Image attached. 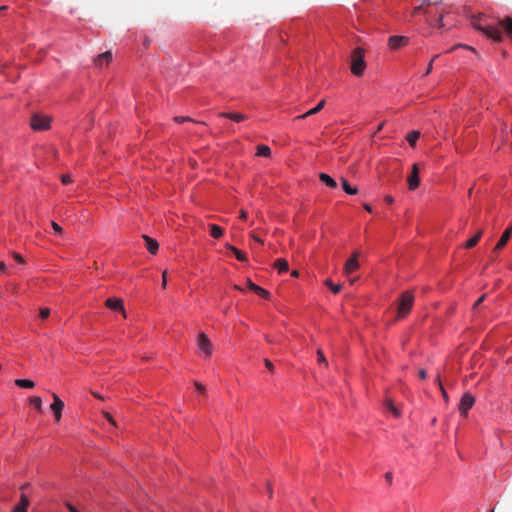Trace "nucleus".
<instances>
[{
	"instance_id": "1",
	"label": "nucleus",
	"mask_w": 512,
	"mask_h": 512,
	"mask_svg": "<svg viewBox=\"0 0 512 512\" xmlns=\"http://www.w3.org/2000/svg\"><path fill=\"white\" fill-rule=\"evenodd\" d=\"M364 49L361 47L355 48L351 53V73L356 76L360 77L364 74V71L366 69V62L364 59Z\"/></svg>"
},
{
	"instance_id": "2",
	"label": "nucleus",
	"mask_w": 512,
	"mask_h": 512,
	"mask_svg": "<svg viewBox=\"0 0 512 512\" xmlns=\"http://www.w3.org/2000/svg\"><path fill=\"white\" fill-rule=\"evenodd\" d=\"M414 303V296L410 291H405L401 294L398 305V318L405 317L412 309Z\"/></svg>"
},
{
	"instance_id": "3",
	"label": "nucleus",
	"mask_w": 512,
	"mask_h": 512,
	"mask_svg": "<svg viewBox=\"0 0 512 512\" xmlns=\"http://www.w3.org/2000/svg\"><path fill=\"white\" fill-rule=\"evenodd\" d=\"M472 26L481 31L482 33H484L488 38L492 39L493 41L495 42H501L502 39H503V36H502V33L500 32V30L496 27H483L482 25H480L479 23V19L478 18H473L472 19Z\"/></svg>"
},
{
	"instance_id": "4",
	"label": "nucleus",
	"mask_w": 512,
	"mask_h": 512,
	"mask_svg": "<svg viewBox=\"0 0 512 512\" xmlns=\"http://www.w3.org/2000/svg\"><path fill=\"white\" fill-rule=\"evenodd\" d=\"M474 403H475V398L470 393H468V392L465 393L460 400V404H459L460 413L463 416H466L468 410L472 408Z\"/></svg>"
},
{
	"instance_id": "5",
	"label": "nucleus",
	"mask_w": 512,
	"mask_h": 512,
	"mask_svg": "<svg viewBox=\"0 0 512 512\" xmlns=\"http://www.w3.org/2000/svg\"><path fill=\"white\" fill-rule=\"evenodd\" d=\"M50 120L48 117L41 115H34L31 118V127L34 130H46L49 128Z\"/></svg>"
},
{
	"instance_id": "6",
	"label": "nucleus",
	"mask_w": 512,
	"mask_h": 512,
	"mask_svg": "<svg viewBox=\"0 0 512 512\" xmlns=\"http://www.w3.org/2000/svg\"><path fill=\"white\" fill-rule=\"evenodd\" d=\"M52 397L53 403L50 405V408L54 413L56 422H59L61 420L64 402L55 393H52Z\"/></svg>"
},
{
	"instance_id": "7",
	"label": "nucleus",
	"mask_w": 512,
	"mask_h": 512,
	"mask_svg": "<svg viewBox=\"0 0 512 512\" xmlns=\"http://www.w3.org/2000/svg\"><path fill=\"white\" fill-rule=\"evenodd\" d=\"M409 43V39L405 36L393 35L388 39V45L390 49L397 50L401 47L406 46Z\"/></svg>"
},
{
	"instance_id": "8",
	"label": "nucleus",
	"mask_w": 512,
	"mask_h": 512,
	"mask_svg": "<svg viewBox=\"0 0 512 512\" xmlns=\"http://www.w3.org/2000/svg\"><path fill=\"white\" fill-rule=\"evenodd\" d=\"M105 306L113 311H119L126 317V311L123 305V300L120 298H108L105 301Z\"/></svg>"
},
{
	"instance_id": "9",
	"label": "nucleus",
	"mask_w": 512,
	"mask_h": 512,
	"mask_svg": "<svg viewBox=\"0 0 512 512\" xmlns=\"http://www.w3.org/2000/svg\"><path fill=\"white\" fill-rule=\"evenodd\" d=\"M358 256H359V253L358 252H354L352 254V256L345 263L344 273L346 275H349V274L355 272L359 268V263H358V260H357Z\"/></svg>"
},
{
	"instance_id": "10",
	"label": "nucleus",
	"mask_w": 512,
	"mask_h": 512,
	"mask_svg": "<svg viewBox=\"0 0 512 512\" xmlns=\"http://www.w3.org/2000/svg\"><path fill=\"white\" fill-rule=\"evenodd\" d=\"M408 187L410 190H415L418 188L420 180H419V168L417 164H413L412 172L407 179Z\"/></svg>"
},
{
	"instance_id": "11",
	"label": "nucleus",
	"mask_w": 512,
	"mask_h": 512,
	"mask_svg": "<svg viewBox=\"0 0 512 512\" xmlns=\"http://www.w3.org/2000/svg\"><path fill=\"white\" fill-rule=\"evenodd\" d=\"M197 347L202 352H210L212 343L205 333H200L197 339Z\"/></svg>"
},
{
	"instance_id": "12",
	"label": "nucleus",
	"mask_w": 512,
	"mask_h": 512,
	"mask_svg": "<svg viewBox=\"0 0 512 512\" xmlns=\"http://www.w3.org/2000/svg\"><path fill=\"white\" fill-rule=\"evenodd\" d=\"M111 60H112V53H111V51H106V52H104L102 54H99L94 59V64L97 67H102L103 65H107Z\"/></svg>"
},
{
	"instance_id": "13",
	"label": "nucleus",
	"mask_w": 512,
	"mask_h": 512,
	"mask_svg": "<svg viewBox=\"0 0 512 512\" xmlns=\"http://www.w3.org/2000/svg\"><path fill=\"white\" fill-rule=\"evenodd\" d=\"M511 235H512V225L510 227H508L503 232L500 240L498 241V243L496 244V246L494 248V251H498V250L502 249L507 244V242L509 241Z\"/></svg>"
},
{
	"instance_id": "14",
	"label": "nucleus",
	"mask_w": 512,
	"mask_h": 512,
	"mask_svg": "<svg viewBox=\"0 0 512 512\" xmlns=\"http://www.w3.org/2000/svg\"><path fill=\"white\" fill-rule=\"evenodd\" d=\"M324 106H325V100H321L314 108L310 109L309 111H307L306 113H304L302 115L296 116L294 118V120H301V119H305L309 116L315 115L318 112H320L324 108Z\"/></svg>"
},
{
	"instance_id": "15",
	"label": "nucleus",
	"mask_w": 512,
	"mask_h": 512,
	"mask_svg": "<svg viewBox=\"0 0 512 512\" xmlns=\"http://www.w3.org/2000/svg\"><path fill=\"white\" fill-rule=\"evenodd\" d=\"M144 241H145V244H146V248L147 250L151 253V254H156L157 251H158V248H159V244L158 242L153 239V238H150L149 236L147 235H143L142 236Z\"/></svg>"
},
{
	"instance_id": "16",
	"label": "nucleus",
	"mask_w": 512,
	"mask_h": 512,
	"mask_svg": "<svg viewBox=\"0 0 512 512\" xmlns=\"http://www.w3.org/2000/svg\"><path fill=\"white\" fill-rule=\"evenodd\" d=\"M220 117H224V118H228L230 120H233L235 122H241L243 120H245L247 117L246 115L242 114V113H227V112H223V113H220L219 114Z\"/></svg>"
},
{
	"instance_id": "17",
	"label": "nucleus",
	"mask_w": 512,
	"mask_h": 512,
	"mask_svg": "<svg viewBox=\"0 0 512 512\" xmlns=\"http://www.w3.org/2000/svg\"><path fill=\"white\" fill-rule=\"evenodd\" d=\"M500 26L505 30V32L509 35L512 40V18L505 17L502 21H500Z\"/></svg>"
},
{
	"instance_id": "18",
	"label": "nucleus",
	"mask_w": 512,
	"mask_h": 512,
	"mask_svg": "<svg viewBox=\"0 0 512 512\" xmlns=\"http://www.w3.org/2000/svg\"><path fill=\"white\" fill-rule=\"evenodd\" d=\"M319 179L328 187L330 188H336L337 187V182L331 177L329 176L328 174L326 173H321L319 175Z\"/></svg>"
},
{
	"instance_id": "19",
	"label": "nucleus",
	"mask_w": 512,
	"mask_h": 512,
	"mask_svg": "<svg viewBox=\"0 0 512 512\" xmlns=\"http://www.w3.org/2000/svg\"><path fill=\"white\" fill-rule=\"evenodd\" d=\"M208 227L210 229V234L213 238L219 239L223 236L224 230L220 226L216 224H209Z\"/></svg>"
},
{
	"instance_id": "20",
	"label": "nucleus",
	"mask_w": 512,
	"mask_h": 512,
	"mask_svg": "<svg viewBox=\"0 0 512 512\" xmlns=\"http://www.w3.org/2000/svg\"><path fill=\"white\" fill-rule=\"evenodd\" d=\"M226 247L234 253V255L238 261H240V262L247 261V256L244 252L240 251L239 249H237L236 247H234L230 244H226Z\"/></svg>"
},
{
	"instance_id": "21",
	"label": "nucleus",
	"mask_w": 512,
	"mask_h": 512,
	"mask_svg": "<svg viewBox=\"0 0 512 512\" xmlns=\"http://www.w3.org/2000/svg\"><path fill=\"white\" fill-rule=\"evenodd\" d=\"M483 232L482 230H479L472 238L466 241L465 248L470 249L477 245L478 241L480 240Z\"/></svg>"
},
{
	"instance_id": "22",
	"label": "nucleus",
	"mask_w": 512,
	"mask_h": 512,
	"mask_svg": "<svg viewBox=\"0 0 512 512\" xmlns=\"http://www.w3.org/2000/svg\"><path fill=\"white\" fill-rule=\"evenodd\" d=\"M274 267L278 270L279 273H284L288 271L289 268L288 262L283 258L277 259L274 263Z\"/></svg>"
},
{
	"instance_id": "23",
	"label": "nucleus",
	"mask_w": 512,
	"mask_h": 512,
	"mask_svg": "<svg viewBox=\"0 0 512 512\" xmlns=\"http://www.w3.org/2000/svg\"><path fill=\"white\" fill-rule=\"evenodd\" d=\"M29 504V500L25 495H22L21 502L17 506L14 507L12 512H27V506Z\"/></svg>"
},
{
	"instance_id": "24",
	"label": "nucleus",
	"mask_w": 512,
	"mask_h": 512,
	"mask_svg": "<svg viewBox=\"0 0 512 512\" xmlns=\"http://www.w3.org/2000/svg\"><path fill=\"white\" fill-rule=\"evenodd\" d=\"M15 384L20 388L31 389L35 386V383L29 379H17Z\"/></svg>"
},
{
	"instance_id": "25",
	"label": "nucleus",
	"mask_w": 512,
	"mask_h": 512,
	"mask_svg": "<svg viewBox=\"0 0 512 512\" xmlns=\"http://www.w3.org/2000/svg\"><path fill=\"white\" fill-rule=\"evenodd\" d=\"M342 180V187H343V190L349 194V195H355L357 194L358 192V189L356 187H352L350 186V184L348 183V181L344 178L341 179Z\"/></svg>"
},
{
	"instance_id": "26",
	"label": "nucleus",
	"mask_w": 512,
	"mask_h": 512,
	"mask_svg": "<svg viewBox=\"0 0 512 512\" xmlns=\"http://www.w3.org/2000/svg\"><path fill=\"white\" fill-rule=\"evenodd\" d=\"M256 155L261 157H269L271 155V149L266 145H259L257 147Z\"/></svg>"
},
{
	"instance_id": "27",
	"label": "nucleus",
	"mask_w": 512,
	"mask_h": 512,
	"mask_svg": "<svg viewBox=\"0 0 512 512\" xmlns=\"http://www.w3.org/2000/svg\"><path fill=\"white\" fill-rule=\"evenodd\" d=\"M419 137H420L419 131H412L407 135L406 139H407L408 143L410 144V146L414 147L416 144V141L419 139Z\"/></svg>"
},
{
	"instance_id": "28",
	"label": "nucleus",
	"mask_w": 512,
	"mask_h": 512,
	"mask_svg": "<svg viewBox=\"0 0 512 512\" xmlns=\"http://www.w3.org/2000/svg\"><path fill=\"white\" fill-rule=\"evenodd\" d=\"M30 404L38 411L42 410V399L38 396L30 397Z\"/></svg>"
},
{
	"instance_id": "29",
	"label": "nucleus",
	"mask_w": 512,
	"mask_h": 512,
	"mask_svg": "<svg viewBox=\"0 0 512 512\" xmlns=\"http://www.w3.org/2000/svg\"><path fill=\"white\" fill-rule=\"evenodd\" d=\"M325 284L331 289V291L334 294H337L341 291V285L340 284H334L330 279H327L325 281Z\"/></svg>"
},
{
	"instance_id": "30",
	"label": "nucleus",
	"mask_w": 512,
	"mask_h": 512,
	"mask_svg": "<svg viewBox=\"0 0 512 512\" xmlns=\"http://www.w3.org/2000/svg\"><path fill=\"white\" fill-rule=\"evenodd\" d=\"M256 294H258L260 297L265 298V299H268L270 296V293L260 286L258 287Z\"/></svg>"
},
{
	"instance_id": "31",
	"label": "nucleus",
	"mask_w": 512,
	"mask_h": 512,
	"mask_svg": "<svg viewBox=\"0 0 512 512\" xmlns=\"http://www.w3.org/2000/svg\"><path fill=\"white\" fill-rule=\"evenodd\" d=\"M51 226H52V228H53V230H54V232H55V233H57V234H61V233L63 232L62 227H61L58 223H56V222L52 221V222H51Z\"/></svg>"
},
{
	"instance_id": "32",
	"label": "nucleus",
	"mask_w": 512,
	"mask_h": 512,
	"mask_svg": "<svg viewBox=\"0 0 512 512\" xmlns=\"http://www.w3.org/2000/svg\"><path fill=\"white\" fill-rule=\"evenodd\" d=\"M439 55H435L433 56V58L431 59V61L429 62L428 66H427V69H426V72H425V75H428L431 73L432 69H433V62L436 58H438Z\"/></svg>"
},
{
	"instance_id": "33",
	"label": "nucleus",
	"mask_w": 512,
	"mask_h": 512,
	"mask_svg": "<svg viewBox=\"0 0 512 512\" xmlns=\"http://www.w3.org/2000/svg\"><path fill=\"white\" fill-rule=\"evenodd\" d=\"M61 181L64 185L70 184L72 182L71 176L69 174H63L61 176Z\"/></svg>"
},
{
	"instance_id": "34",
	"label": "nucleus",
	"mask_w": 512,
	"mask_h": 512,
	"mask_svg": "<svg viewBox=\"0 0 512 512\" xmlns=\"http://www.w3.org/2000/svg\"><path fill=\"white\" fill-rule=\"evenodd\" d=\"M50 315V309L49 308H41L40 309V317L42 319H46Z\"/></svg>"
},
{
	"instance_id": "35",
	"label": "nucleus",
	"mask_w": 512,
	"mask_h": 512,
	"mask_svg": "<svg viewBox=\"0 0 512 512\" xmlns=\"http://www.w3.org/2000/svg\"><path fill=\"white\" fill-rule=\"evenodd\" d=\"M390 412L396 417V418H399L401 416V412L400 410L395 406L393 405L392 407H390Z\"/></svg>"
},
{
	"instance_id": "36",
	"label": "nucleus",
	"mask_w": 512,
	"mask_h": 512,
	"mask_svg": "<svg viewBox=\"0 0 512 512\" xmlns=\"http://www.w3.org/2000/svg\"><path fill=\"white\" fill-rule=\"evenodd\" d=\"M247 286L250 290H252L253 292L256 293L257 289H258V285H256L255 283H253L250 279L247 280Z\"/></svg>"
},
{
	"instance_id": "37",
	"label": "nucleus",
	"mask_w": 512,
	"mask_h": 512,
	"mask_svg": "<svg viewBox=\"0 0 512 512\" xmlns=\"http://www.w3.org/2000/svg\"><path fill=\"white\" fill-rule=\"evenodd\" d=\"M174 120L177 122V123H183L184 121H191L193 122V120L189 117H183V116H176L174 118Z\"/></svg>"
},
{
	"instance_id": "38",
	"label": "nucleus",
	"mask_w": 512,
	"mask_h": 512,
	"mask_svg": "<svg viewBox=\"0 0 512 512\" xmlns=\"http://www.w3.org/2000/svg\"><path fill=\"white\" fill-rule=\"evenodd\" d=\"M103 415L104 417L113 425V426H116V422L115 420L113 419V417L111 416V414H109L108 412H103Z\"/></svg>"
},
{
	"instance_id": "39",
	"label": "nucleus",
	"mask_w": 512,
	"mask_h": 512,
	"mask_svg": "<svg viewBox=\"0 0 512 512\" xmlns=\"http://www.w3.org/2000/svg\"><path fill=\"white\" fill-rule=\"evenodd\" d=\"M264 364H265L266 368H267L269 371H271V372H272V371L274 370V365H273V363H272L269 359H267V358H266V359L264 360Z\"/></svg>"
},
{
	"instance_id": "40",
	"label": "nucleus",
	"mask_w": 512,
	"mask_h": 512,
	"mask_svg": "<svg viewBox=\"0 0 512 512\" xmlns=\"http://www.w3.org/2000/svg\"><path fill=\"white\" fill-rule=\"evenodd\" d=\"M195 387L201 394H205V387L200 382H195Z\"/></svg>"
},
{
	"instance_id": "41",
	"label": "nucleus",
	"mask_w": 512,
	"mask_h": 512,
	"mask_svg": "<svg viewBox=\"0 0 512 512\" xmlns=\"http://www.w3.org/2000/svg\"><path fill=\"white\" fill-rule=\"evenodd\" d=\"M13 257L14 259L21 265L24 264V259L22 258V256L18 253H13Z\"/></svg>"
},
{
	"instance_id": "42",
	"label": "nucleus",
	"mask_w": 512,
	"mask_h": 512,
	"mask_svg": "<svg viewBox=\"0 0 512 512\" xmlns=\"http://www.w3.org/2000/svg\"><path fill=\"white\" fill-rule=\"evenodd\" d=\"M167 287V271H164L162 273V288H166Z\"/></svg>"
},
{
	"instance_id": "43",
	"label": "nucleus",
	"mask_w": 512,
	"mask_h": 512,
	"mask_svg": "<svg viewBox=\"0 0 512 512\" xmlns=\"http://www.w3.org/2000/svg\"><path fill=\"white\" fill-rule=\"evenodd\" d=\"M457 47H460V45H455L453 46L452 48H450L449 50H447V52H452L453 50H455ZM461 47H465L469 50H472V51H475V49L471 46H467V45H461Z\"/></svg>"
},
{
	"instance_id": "44",
	"label": "nucleus",
	"mask_w": 512,
	"mask_h": 512,
	"mask_svg": "<svg viewBox=\"0 0 512 512\" xmlns=\"http://www.w3.org/2000/svg\"><path fill=\"white\" fill-rule=\"evenodd\" d=\"M318 363L320 364H324V365H327V361H326V358L324 357V354H318V359H317Z\"/></svg>"
},
{
	"instance_id": "45",
	"label": "nucleus",
	"mask_w": 512,
	"mask_h": 512,
	"mask_svg": "<svg viewBox=\"0 0 512 512\" xmlns=\"http://www.w3.org/2000/svg\"><path fill=\"white\" fill-rule=\"evenodd\" d=\"M485 299V294H483L475 303H474V306L473 308H477Z\"/></svg>"
},
{
	"instance_id": "46",
	"label": "nucleus",
	"mask_w": 512,
	"mask_h": 512,
	"mask_svg": "<svg viewBox=\"0 0 512 512\" xmlns=\"http://www.w3.org/2000/svg\"><path fill=\"white\" fill-rule=\"evenodd\" d=\"M385 479H386V481H387L389 484H392V479H393L392 473H391V472H387V473L385 474Z\"/></svg>"
},
{
	"instance_id": "47",
	"label": "nucleus",
	"mask_w": 512,
	"mask_h": 512,
	"mask_svg": "<svg viewBox=\"0 0 512 512\" xmlns=\"http://www.w3.org/2000/svg\"><path fill=\"white\" fill-rule=\"evenodd\" d=\"M418 375L423 380L427 378V373L424 369L419 370Z\"/></svg>"
},
{
	"instance_id": "48",
	"label": "nucleus",
	"mask_w": 512,
	"mask_h": 512,
	"mask_svg": "<svg viewBox=\"0 0 512 512\" xmlns=\"http://www.w3.org/2000/svg\"><path fill=\"white\" fill-rule=\"evenodd\" d=\"M440 391H441V393H442V396H443V398H444L445 402H448L449 397H448V394L446 393V391H445L444 387H441V388H440Z\"/></svg>"
},
{
	"instance_id": "49",
	"label": "nucleus",
	"mask_w": 512,
	"mask_h": 512,
	"mask_svg": "<svg viewBox=\"0 0 512 512\" xmlns=\"http://www.w3.org/2000/svg\"><path fill=\"white\" fill-rule=\"evenodd\" d=\"M435 382H436V384L439 386V389H440L441 387H443L442 382H441V378H440V374H437V375H436Z\"/></svg>"
},
{
	"instance_id": "50",
	"label": "nucleus",
	"mask_w": 512,
	"mask_h": 512,
	"mask_svg": "<svg viewBox=\"0 0 512 512\" xmlns=\"http://www.w3.org/2000/svg\"><path fill=\"white\" fill-rule=\"evenodd\" d=\"M385 201H386L388 204H392V203L394 202V199H393V197H392V196L387 195V196L385 197Z\"/></svg>"
},
{
	"instance_id": "51",
	"label": "nucleus",
	"mask_w": 512,
	"mask_h": 512,
	"mask_svg": "<svg viewBox=\"0 0 512 512\" xmlns=\"http://www.w3.org/2000/svg\"><path fill=\"white\" fill-rule=\"evenodd\" d=\"M384 404H385V406H386L388 409H390V407H392V406L394 405V404H393V402H392V400H390V399H387V400L385 401V403H384Z\"/></svg>"
},
{
	"instance_id": "52",
	"label": "nucleus",
	"mask_w": 512,
	"mask_h": 512,
	"mask_svg": "<svg viewBox=\"0 0 512 512\" xmlns=\"http://www.w3.org/2000/svg\"><path fill=\"white\" fill-rule=\"evenodd\" d=\"M422 10V6H418V7H415L414 10H413V15H416L417 13H419L420 11Z\"/></svg>"
},
{
	"instance_id": "53",
	"label": "nucleus",
	"mask_w": 512,
	"mask_h": 512,
	"mask_svg": "<svg viewBox=\"0 0 512 512\" xmlns=\"http://www.w3.org/2000/svg\"><path fill=\"white\" fill-rule=\"evenodd\" d=\"M240 218H241V219H246V218H247V212H246V211H244V210H241V212H240Z\"/></svg>"
},
{
	"instance_id": "54",
	"label": "nucleus",
	"mask_w": 512,
	"mask_h": 512,
	"mask_svg": "<svg viewBox=\"0 0 512 512\" xmlns=\"http://www.w3.org/2000/svg\"><path fill=\"white\" fill-rule=\"evenodd\" d=\"M252 238H253L256 242H258L259 244H263V240H262V239H260L259 237L255 236V235H252Z\"/></svg>"
},
{
	"instance_id": "55",
	"label": "nucleus",
	"mask_w": 512,
	"mask_h": 512,
	"mask_svg": "<svg viewBox=\"0 0 512 512\" xmlns=\"http://www.w3.org/2000/svg\"><path fill=\"white\" fill-rule=\"evenodd\" d=\"M363 207H364V209H365L366 211H368V212H371V211H372V208H371V206H370L369 204H364V205H363Z\"/></svg>"
},
{
	"instance_id": "56",
	"label": "nucleus",
	"mask_w": 512,
	"mask_h": 512,
	"mask_svg": "<svg viewBox=\"0 0 512 512\" xmlns=\"http://www.w3.org/2000/svg\"><path fill=\"white\" fill-rule=\"evenodd\" d=\"M1 267H2V273H6L7 268H6V265L3 262L1 264Z\"/></svg>"
},
{
	"instance_id": "57",
	"label": "nucleus",
	"mask_w": 512,
	"mask_h": 512,
	"mask_svg": "<svg viewBox=\"0 0 512 512\" xmlns=\"http://www.w3.org/2000/svg\"><path fill=\"white\" fill-rule=\"evenodd\" d=\"M298 275H299V273L297 270H294L291 272V276H293V277H298Z\"/></svg>"
},
{
	"instance_id": "58",
	"label": "nucleus",
	"mask_w": 512,
	"mask_h": 512,
	"mask_svg": "<svg viewBox=\"0 0 512 512\" xmlns=\"http://www.w3.org/2000/svg\"><path fill=\"white\" fill-rule=\"evenodd\" d=\"M92 394L99 399H103V397L98 393L93 392Z\"/></svg>"
},
{
	"instance_id": "59",
	"label": "nucleus",
	"mask_w": 512,
	"mask_h": 512,
	"mask_svg": "<svg viewBox=\"0 0 512 512\" xmlns=\"http://www.w3.org/2000/svg\"><path fill=\"white\" fill-rule=\"evenodd\" d=\"M383 125H384V123H381V124L378 126V128H377V132H379V131L383 128Z\"/></svg>"
},
{
	"instance_id": "60",
	"label": "nucleus",
	"mask_w": 512,
	"mask_h": 512,
	"mask_svg": "<svg viewBox=\"0 0 512 512\" xmlns=\"http://www.w3.org/2000/svg\"><path fill=\"white\" fill-rule=\"evenodd\" d=\"M268 491H269V496H270V497H272V489H271V487H270V486H269V488H268Z\"/></svg>"
},
{
	"instance_id": "61",
	"label": "nucleus",
	"mask_w": 512,
	"mask_h": 512,
	"mask_svg": "<svg viewBox=\"0 0 512 512\" xmlns=\"http://www.w3.org/2000/svg\"><path fill=\"white\" fill-rule=\"evenodd\" d=\"M439 26H442V18L439 19Z\"/></svg>"
},
{
	"instance_id": "62",
	"label": "nucleus",
	"mask_w": 512,
	"mask_h": 512,
	"mask_svg": "<svg viewBox=\"0 0 512 512\" xmlns=\"http://www.w3.org/2000/svg\"><path fill=\"white\" fill-rule=\"evenodd\" d=\"M235 289L240 290V291L242 290V289H241L239 286H237V285L235 286Z\"/></svg>"
},
{
	"instance_id": "63",
	"label": "nucleus",
	"mask_w": 512,
	"mask_h": 512,
	"mask_svg": "<svg viewBox=\"0 0 512 512\" xmlns=\"http://www.w3.org/2000/svg\"><path fill=\"white\" fill-rule=\"evenodd\" d=\"M424 2H426L427 4H429V1H428V0H424Z\"/></svg>"
},
{
	"instance_id": "64",
	"label": "nucleus",
	"mask_w": 512,
	"mask_h": 512,
	"mask_svg": "<svg viewBox=\"0 0 512 512\" xmlns=\"http://www.w3.org/2000/svg\"><path fill=\"white\" fill-rule=\"evenodd\" d=\"M490 512H495L494 509H491Z\"/></svg>"
}]
</instances>
